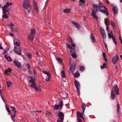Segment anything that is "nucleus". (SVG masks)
Listing matches in <instances>:
<instances>
[{"label": "nucleus", "instance_id": "412c9836", "mask_svg": "<svg viewBox=\"0 0 122 122\" xmlns=\"http://www.w3.org/2000/svg\"><path fill=\"white\" fill-rule=\"evenodd\" d=\"M5 57L7 61L11 62L12 60V59L9 56H7L6 55H5Z\"/></svg>", "mask_w": 122, "mask_h": 122}, {"label": "nucleus", "instance_id": "9d476101", "mask_svg": "<svg viewBox=\"0 0 122 122\" xmlns=\"http://www.w3.org/2000/svg\"><path fill=\"white\" fill-rule=\"evenodd\" d=\"M86 5V2L84 0H79L78 5L79 6H84Z\"/></svg>", "mask_w": 122, "mask_h": 122}, {"label": "nucleus", "instance_id": "20e7f679", "mask_svg": "<svg viewBox=\"0 0 122 122\" xmlns=\"http://www.w3.org/2000/svg\"><path fill=\"white\" fill-rule=\"evenodd\" d=\"M64 117V115L61 112H59L58 113V117L57 122H63Z\"/></svg>", "mask_w": 122, "mask_h": 122}, {"label": "nucleus", "instance_id": "774afa93", "mask_svg": "<svg viewBox=\"0 0 122 122\" xmlns=\"http://www.w3.org/2000/svg\"><path fill=\"white\" fill-rule=\"evenodd\" d=\"M119 38L120 40V41H121L122 40V37L121 36H119Z\"/></svg>", "mask_w": 122, "mask_h": 122}, {"label": "nucleus", "instance_id": "8fccbe9b", "mask_svg": "<svg viewBox=\"0 0 122 122\" xmlns=\"http://www.w3.org/2000/svg\"><path fill=\"white\" fill-rule=\"evenodd\" d=\"M27 54L29 58L30 59L31 58V56L30 53L27 52Z\"/></svg>", "mask_w": 122, "mask_h": 122}, {"label": "nucleus", "instance_id": "58836bf2", "mask_svg": "<svg viewBox=\"0 0 122 122\" xmlns=\"http://www.w3.org/2000/svg\"><path fill=\"white\" fill-rule=\"evenodd\" d=\"M8 2H7L5 5L4 6H2V7H4V8H9L8 7L9 6L8 5Z\"/></svg>", "mask_w": 122, "mask_h": 122}, {"label": "nucleus", "instance_id": "e2e57ef3", "mask_svg": "<svg viewBox=\"0 0 122 122\" xmlns=\"http://www.w3.org/2000/svg\"><path fill=\"white\" fill-rule=\"evenodd\" d=\"M100 32H101V34H103V33H105L104 30L101 31H100Z\"/></svg>", "mask_w": 122, "mask_h": 122}, {"label": "nucleus", "instance_id": "2f4dec72", "mask_svg": "<svg viewBox=\"0 0 122 122\" xmlns=\"http://www.w3.org/2000/svg\"><path fill=\"white\" fill-rule=\"evenodd\" d=\"M111 25L113 27V29L114 30L115 29V24L114 22L112 21H111Z\"/></svg>", "mask_w": 122, "mask_h": 122}, {"label": "nucleus", "instance_id": "a19ab883", "mask_svg": "<svg viewBox=\"0 0 122 122\" xmlns=\"http://www.w3.org/2000/svg\"><path fill=\"white\" fill-rule=\"evenodd\" d=\"M43 72L45 74H46L47 76L50 75V73L46 71H43Z\"/></svg>", "mask_w": 122, "mask_h": 122}, {"label": "nucleus", "instance_id": "cd10ccee", "mask_svg": "<svg viewBox=\"0 0 122 122\" xmlns=\"http://www.w3.org/2000/svg\"><path fill=\"white\" fill-rule=\"evenodd\" d=\"M61 76L63 78H64L66 76V75L64 71H63L61 72Z\"/></svg>", "mask_w": 122, "mask_h": 122}, {"label": "nucleus", "instance_id": "37998d69", "mask_svg": "<svg viewBox=\"0 0 122 122\" xmlns=\"http://www.w3.org/2000/svg\"><path fill=\"white\" fill-rule=\"evenodd\" d=\"M34 88L35 92H38L39 91V89L37 87L35 86Z\"/></svg>", "mask_w": 122, "mask_h": 122}, {"label": "nucleus", "instance_id": "3c124183", "mask_svg": "<svg viewBox=\"0 0 122 122\" xmlns=\"http://www.w3.org/2000/svg\"><path fill=\"white\" fill-rule=\"evenodd\" d=\"M6 109L7 111L9 112H10V110L9 109V108H8V107H6Z\"/></svg>", "mask_w": 122, "mask_h": 122}, {"label": "nucleus", "instance_id": "dca6fc26", "mask_svg": "<svg viewBox=\"0 0 122 122\" xmlns=\"http://www.w3.org/2000/svg\"><path fill=\"white\" fill-rule=\"evenodd\" d=\"M114 90L116 94H118V89L117 87V85H114L113 87Z\"/></svg>", "mask_w": 122, "mask_h": 122}, {"label": "nucleus", "instance_id": "a211bd4d", "mask_svg": "<svg viewBox=\"0 0 122 122\" xmlns=\"http://www.w3.org/2000/svg\"><path fill=\"white\" fill-rule=\"evenodd\" d=\"M116 95L115 94L114 92L112 90L111 92V98H112V100H113L115 97Z\"/></svg>", "mask_w": 122, "mask_h": 122}, {"label": "nucleus", "instance_id": "6e6552de", "mask_svg": "<svg viewBox=\"0 0 122 122\" xmlns=\"http://www.w3.org/2000/svg\"><path fill=\"white\" fill-rule=\"evenodd\" d=\"M108 35L109 38H112L113 41L116 45L117 42L114 35H112L110 33H109L108 34Z\"/></svg>", "mask_w": 122, "mask_h": 122}, {"label": "nucleus", "instance_id": "473e14b6", "mask_svg": "<svg viewBox=\"0 0 122 122\" xmlns=\"http://www.w3.org/2000/svg\"><path fill=\"white\" fill-rule=\"evenodd\" d=\"M54 109L55 110H57L58 109H59V110H60V107L58 106V105H56L54 107Z\"/></svg>", "mask_w": 122, "mask_h": 122}, {"label": "nucleus", "instance_id": "6e6d98bb", "mask_svg": "<svg viewBox=\"0 0 122 122\" xmlns=\"http://www.w3.org/2000/svg\"><path fill=\"white\" fill-rule=\"evenodd\" d=\"M78 122H82L81 119L80 118H77Z\"/></svg>", "mask_w": 122, "mask_h": 122}, {"label": "nucleus", "instance_id": "a878e982", "mask_svg": "<svg viewBox=\"0 0 122 122\" xmlns=\"http://www.w3.org/2000/svg\"><path fill=\"white\" fill-rule=\"evenodd\" d=\"M6 84L8 87H10L12 84V83L10 81H7Z\"/></svg>", "mask_w": 122, "mask_h": 122}, {"label": "nucleus", "instance_id": "f03ea898", "mask_svg": "<svg viewBox=\"0 0 122 122\" xmlns=\"http://www.w3.org/2000/svg\"><path fill=\"white\" fill-rule=\"evenodd\" d=\"M93 6L95 10H93L91 15L92 17L95 19L98 20L99 17L96 15V13L99 11V7H97V5H93Z\"/></svg>", "mask_w": 122, "mask_h": 122}, {"label": "nucleus", "instance_id": "7ed1b4c3", "mask_svg": "<svg viewBox=\"0 0 122 122\" xmlns=\"http://www.w3.org/2000/svg\"><path fill=\"white\" fill-rule=\"evenodd\" d=\"M99 9L101 12L106 14L107 15H109V14L108 12L107 9L105 6H100L99 7Z\"/></svg>", "mask_w": 122, "mask_h": 122}, {"label": "nucleus", "instance_id": "bf43d9fd", "mask_svg": "<svg viewBox=\"0 0 122 122\" xmlns=\"http://www.w3.org/2000/svg\"><path fill=\"white\" fill-rule=\"evenodd\" d=\"M104 60L105 61V62L106 63H107L108 62L107 61V59L106 58H104Z\"/></svg>", "mask_w": 122, "mask_h": 122}, {"label": "nucleus", "instance_id": "6ab92c4d", "mask_svg": "<svg viewBox=\"0 0 122 122\" xmlns=\"http://www.w3.org/2000/svg\"><path fill=\"white\" fill-rule=\"evenodd\" d=\"M112 10L115 14L117 13L118 11V9L117 6H114L113 7Z\"/></svg>", "mask_w": 122, "mask_h": 122}, {"label": "nucleus", "instance_id": "0eeeda50", "mask_svg": "<svg viewBox=\"0 0 122 122\" xmlns=\"http://www.w3.org/2000/svg\"><path fill=\"white\" fill-rule=\"evenodd\" d=\"M29 77L31 79L29 81L31 83V86L32 87L34 88L36 86V85L35 82V79L31 76H29Z\"/></svg>", "mask_w": 122, "mask_h": 122}, {"label": "nucleus", "instance_id": "39448f33", "mask_svg": "<svg viewBox=\"0 0 122 122\" xmlns=\"http://www.w3.org/2000/svg\"><path fill=\"white\" fill-rule=\"evenodd\" d=\"M33 4L34 10L36 13L38 14L39 10L38 7L36 2L34 0L33 1Z\"/></svg>", "mask_w": 122, "mask_h": 122}, {"label": "nucleus", "instance_id": "f8f14e48", "mask_svg": "<svg viewBox=\"0 0 122 122\" xmlns=\"http://www.w3.org/2000/svg\"><path fill=\"white\" fill-rule=\"evenodd\" d=\"M3 9V14H5L8 13L10 10L9 8H4V7H2Z\"/></svg>", "mask_w": 122, "mask_h": 122}, {"label": "nucleus", "instance_id": "de8ad7c7", "mask_svg": "<svg viewBox=\"0 0 122 122\" xmlns=\"http://www.w3.org/2000/svg\"><path fill=\"white\" fill-rule=\"evenodd\" d=\"M68 40L70 42H71L72 41V40L70 37H68Z\"/></svg>", "mask_w": 122, "mask_h": 122}, {"label": "nucleus", "instance_id": "4be33fe9", "mask_svg": "<svg viewBox=\"0 0 122 122\" xmlns=\"http://www.w3.org/2000/svg\"><path fill=\"white\" fill-rule=\"evenodd\" d=\"M86 107V105L83 103L82 106V112L83 114H84V111L85 110V108Z\"/></svg>", "mask_w": 122, "mask_h": 122}, {"label": "nucleus", "instance_id": "aec40b11", "mask_svg": "<svg viewBox=\"0 0 122 122\" xmlns=\"http://www.w3.org/2000/svg\"><path fill=\"white\" fill-rule=\"evenodd\" d=\"M90 38L91 41L92 42L94 43L96 41L92 33L91 34Z\"/></svg>", "mask_w": 122, "mask_h": 122}, {"label": "nucleus", "instance_id": "72a5a7b5", "mask_svg": "<svg viewBox=\"0 0 122 122\" xmlns=\"http://www.w3.org/2000/svg\"><path fill=\"white\" fill-rule=\"evenodd\" d=\"M107 63H104L103 64V66H100V67L102 69H103L105 67L106 65H107Z\"/></svg>", "mask_w": 122, "mask_h": 122}, {"label": "nucleus", "instance_id": "49530a36", "mask_svg": "<svg viewBox=\"0 0 122 122\" xmlns=\"http://www.w3.org/2000/svg\"><path fill=\"white\" fill-rule=\"evenodd\" d=\"M66 45L69 49H71V47L69 44L68 43H67L66 44Z\"/></svg>", "mask_w": 122, "mask_h": 122}, {"label": "nucleus", "instance_id": "c756f323", "mask_svg": "<svg viewBox=\"0 0 122 122\" xmlns=\"http://www.w3.org/2000/svg\"><path fill=\"white\" fill-rule=\"evenodd\" d=\"M71 10L69 9H66L63 10V12L66 13H68L70 12Z\"/></svg>", "mask_w": 122, "mask_h": 122}, {"label": "nucleus", "instance_id": "4c0bfd02", "mask_svg": "<svg viewBox=\"0 0 122 122\" xmlns=\"http://www.w3.org/2000/svg\"><path fill=\"white\" fill-rule=\"evenodd\" d=\"M10 107L11 108H12V111L14 113H16V111H15V108L14 107H12L11 106Z\"/></svg>", "mask_w": 122, "mask_h": 122}, {"label": "nucleus", "instance_id": "7c9ffc66", "mask_svg": "<svg viewBox=\"0 0 122 122\" xmlns=\"http://www.w3.org/2000/svg\"><path fill=\"white\" fill-rule=\"evenodd\" d=\"M76 65L75 64L73 63L71 64L70 68H71L73 69H75Z\"/></svg>", "mask_w": 122, "mask_h": 122}, {"label": "nucleus", "instance_id": "052dcab7", "mask_svg": "<svg viewBox=\"0 0 122 122\" xmlns=\"http://www.w3.org/2000/svg\"><path fill=\"white\" fill-rule=\"evenodd\" d=\"M102 56L104 58H105L106 57V55L105 54V53H104L102 54Z\"/></svg>", "mask_w": 122, "mask_h": 122}, {"label": "nucleus", "instance_id": "09e8293b", "mask_svg": "<svg viewBox=\"0 0 122 122\" xmlns=\"http://www.w3.org/2000/svg\"><path fill=\"white\" fill-rule=\"evenodd\" d=\"M31 33L33 34H35L36 33V31L34 29H32L31 30Z\"/></svg>", "mask_w": 122, "mask_h": 122}, {"label": "nucleus", "instance_id": "a18cd8bd", "mask_svg": "<svg viewBox=\"0 0 122 122\" xmlns=\"http://www.w3.org/2000/svg\"><path fill=\"white\" fill-rule=\"evenodd\" d=\"M5 14L2 16L4 18H8V16H7V15L5 14Z\"/></svg>", "mask_w": 122, "mask_h": 122}, {"label": "nucleus", "instance_id": "9b49d317", "mask_svg": "<svg viewBox=\"0 0 122 122\" xmlns=\"http://www.w3.org/2000/svg\"><path fill=\"white\" fill-rule=\"evenodd\" d=\"M75 52V49L71 50L70 51V53L71 54L72 57L74 58H75L76 57V55L74 53Z\"/></svg>", "mask_w": 122, "mask_h": 122}, {"label": "nucleus", "instance_id": "680f3d73", "mask_svg": "<svg viewBox=\"0 0 122 122\" xmlns=\"http://www.w3.org/2000/svg\"><path fill=\"white\" fill-rule=\"evenodd\" d=\"M14 25L12 23H10V25H9V26H13Z\"/></svg>", "mask_w": 122, "mask_h": 122}, {"label": "nucleus", "instance_id": "79ce46f5", "mask_svg": "<svg viewBox=\"0 0 122 122\" xmlns=\"http://www.w3.org/2000/svg\"><path fill=\"white\" fill-rule=\"evenodd\" d=\"M85 67L83 66H81L80 68V70L81 71H83L85 70Z\"/></svg>", "mask_w": 122, "mask_h": 122}, {"label": "nucleus", "instance_id": "338daca9", "mask_svg": "<svg viewBox=\"0 0 122 122\" xmlns=\"http://www.w3.org/2000/svg\"><path fill=\"white\" fill-rule=\"evenodd\" d=\"M28 73L30 74H31L32 73V72L30 70L28 71Z\"/></svg>", "mask_w": 122, "mask_h": 122}, {"label": "nucleus", "instance_id": "c85d7f7f", "mask_svg": "<svg viewBox=\"0 0 122 122\" xmlns=\"http://www.w3.org/2000/svg\"><path fill=\"white\" fill-rule=\"evenodd\" d=\"M75 70V69H73L71 68H70L69 72L70 74L71 75H72L73 74Z\"/></svg>", "mask_w": 122, "mask_h": 122}, {"label": "nucleus", "instance_id": "4468645a", "mask_svg": "<svg viewBox=\"0 0 122 122\" xmlns=\"http://www.w3.org/2000/svg\"><path fill=\"white\" fill-rule=\"evenodd\" d=\"M14 45L15 46H17L19 47L20 45V42L19 41H16V40H14Z\"/></svg>", "mask_w": 122, "mask_h": 122}, {"label": "nucleus", "instance_id": "ddd939ff", "mask_svg": "<svg viewBox=\"0 0 122 122\" xmlns=\"http://www.w3.org/2000/svg\"><path fill=\"white\" fill-rule=\"evenodd\" d=\"M14 63L15 65H16L19 68H21V64L17 60H15L14 62Z\"/></svg>", "mask_w": 122, "mask_h": 122}, {"label": "nucleus", "instance_id": "864d4df0", "mask_svg": "<svg viewBox=\"0 0 122 122\" xmlns=\"http://www.w3.org/2000/svg\"><path fill=\"white\" fill-rule=\"evenodd\" d=\"M100 31L104 30L103 28L102 27H100Z\"/></svg>", "mask_w": 122, "mask_h": 122}, {"label": "nucleus", "instance_id": "f3484780", "mask_svg": "<svg viewBox=\"0 0 122 122\" xmlns=\"http://www.w3.org/2000/svg\"><path fill=\"white\" fill-rule=\"evenodd\" d=\"M72 23L78 29H79L81 27V26L79 25L75 21H72Z\"/></svg>", "mask_w": 122, "mask_h": 122}, {"label": "nucleus", "instance_id": "b1692460", "mask_svg": "<svg viewBox=\"0 0 122 122\" xmlns=\"http://www.w3.org/2000/svg\"><path fill=\"white\" fill-rule=\"evenodd\" d=\"M80 75V74L78 71H76V73H75L74 74V77L77 78L79 77Z\"/></svg>", "mask_w": 122, "mask_h": 122}, {"label": "nucleus", "instance_id": "0e129e2a", "mask_svg": "<svg viewBox=\"0 0 122 122\" xmlns=\"http://www.w3.org/2000/svg\"><path fill=\"white\" fill-rule=\"evenodd\" d=\"M36 120L38 122H41V121H40L38 118H36Z\"/></svg>", "mask_w": 122, "mask_h": 122}, {"label": "nucleus", "instance_id": "2eb2a0df", "mask_svg": "<svg viewBox=\"0 0 122 122\" xmlns=\"http://www.w3.org/2000/svg\"><path fill=\"white\" fill-rule=\"evenodd\" d=\"M75 85L76 89L80 88V84L79 82L77 80L75 81Z\"/></svg>", "mask_w": 122, "mask_h": 122}, {"label": "nucleus", "instance_id": "1a4fd4ad", "mask_svg": "<svg viewBox=\"0 0 122 122\" xmlns=\"http://www.w3.org/2000/svg\"><path fill=\"white\" fill-rule=\"evenodd\" d=\"M118 59L119 58L118 56L117 55H116L112 58V62L114 64H116L117 62Z\"/></svg>", "mask_w": 122, "mask_h": 122}, {"label": "nucleus", "instance_id": "c9c22d12", "mask_svg": "<svg viewBox=\"0 0 122 122\" xmlns=\"http://www.w3.org/2000/svg\"><path fill=\"white\" fill-rule=\"evenodd\" d=\"M120 105L118 104H117V111L118 113L120 112Z\"/></svg>", "mask_w": 122, "mask_h": 122}, {"label": "nucleus", "instance_id": "bb28decb", "mask_svg": "<svg viewBox=\"0 0 122 122\" xmlns=\"http://www.w3.org/2000/svg\"><path fill=\"white\" fill-rule=\"evenodd\" d=\"M63 105V102L62 100H61V101L59 105H58V106H59V107L60 108V110H61V109Z\"/></svg>", "mask_w": 122, "mask_h": 122}, {"label": "nucleus", "instance_id": "c03bdc74", "mask_svg": "<svg viewBox=\"0 0 122 122\" xmlns=\"http://www.w3.org/2000/svg\"><path fill=\"white\" fill-rule=\"evenodd\" d=\"M102 37L104 39H105L106 37V35L105 32L101 34Z\"/></svg>", "mask_w": 122, "mask_h": 122}, {"label": "nucleus", "instance_id": "f704fd0d", "mask_svg": "<svg viewBox=\"0 0 122 122\" xmlns=\"http://www.w3.org/2000/svg\"><path fill=\"white\" fill-rule=\"evenodd\" d=\"M47 77H46V81H49L51 79V75H48L47 76Z\"/></svg>", "mask_w": 122, "mask_h": 122}, {"label": "nucleus", "instance_id": "ea45409f", "mask_svg": "<svg viewBox=\"0 0 122 122\" xmlns=\"http://www.w3.org/2000/svg\"><path fill=\"white\" fill-rule=\"evenodd\" d=\"M56 59L58 60L59 63H61L62 61V60L59 58H56Z\"/></svg>", "mask_w": 122, "mask_h": 122}, {"label": "nucleus", "instance_id": "393cba45", "mask_svg": "<svg viewBox=\"0 0 122 122\" xmlns=\"http://www.w3.org/2000/svg\"><path fill=\"white\" fill-rule=\"evenodd\" d=\"M11 71V69L10 68H8L7 69L5 70V73L7 74L8 72H10Z\"/></svg>", "mask_w": 122, "mask_h": 122}, {"label": "nucleus", "instance_id": "5701e85b", "mask_svg": "<svg viewBox=\"0 0 122 122\" xmlns=\"http://www.w3.org/2000/svg\"><path fill=\"white\" fill-rule=\"evenodd\" d=\"M82 113H80L79 112H77V114L78 117H82L83 116V114Z\"/></svg>", "mask_w": 122, "mask_h": 122}, {"label": "nucleus", "instance_id": "603ef678", "mask_svg": "<svg viewBox=\"0 0 122 122\" xmlns=\"http://www.w3.org/2000/svg\"><path fill=\"white\" fill-rule=\"evenodd\" d=\"M26 65L28 67V68L30 69V65L28 64H26Z\"/></svg>", "mask_w": 122, "mask_h": 122}, {"label": "nucleus", "instance_id": "13d9d810", "mask_svg": "<svg viewBox=\"0 0 122 122\" xmlns=\"http://www.w3.org/2000/svg\"><path fill=\"white\" fill-rule=\"evenodd\" d=\"M9 50V49L7 48L6 50L4 49V51L5 52H7Z\"/></svg>", "mask_w": 122, "mask_h": 122}, {"label": "nucleus", "instance_id": "423d86ee", "mask_svg": "<svg viewBox=\"0 0 122 122\" xmlns=\"http://www.w3.org/2000/svg\"><path fill=\"white\" fill-rule=\"evenodd\" d=\"M13 51H15L18 55H21V50L20 47H14Z\"/></svg>", "mask_w": 122, "mask_h": 122}, {"label": "nucleus", "instance_id": "e433bc0d", "mask_svg": "<svg viewBox=\"0 0 122 122\" xmlns=\"http://www.w3.org/2000/svg\"><path fill=\"white\" fill-rule=\"evenodd\" d=\"M28 37L29 39L31 40H33L34 38V37L33 36H32L31 35L29 36Z\"/></svg>", "mask_w": 122, "mask_h": 122}, {"label": "nucleus", "instance_id": "69168bd1", "mask_svg": "<svg viewBox=\"0 0 122 122\" xmlns=\"http://www.w3.org/2000/svg\"><path fill=\"white\" fill-rule=\"evenodd\" d=\"M104 22L105 25L107 26L108 25V24L107 23V21L106 20H105Z\"/></svg>", "mask_w": 122, "mask_h": 122}, {"label": "nucleus", "instance_id": "5fc2aeb1", "mask_svg": "<svg viewBox=\"0 0 122 122\" xmlns=\"http://www.w3.org/2000/svg\"><path fill=\"white\" fill-rule=\"evenodd\" d=\"M71 45L73 47H75V44L74 43H71Z\"/></svg>", "mask_w": 122, "mask_h": 122}, {"label": "nucleus", "instance_id": "f257e3e1", "mask_svg": "<svg viewBox=\"0 0 122 122\" xmlns=\"http://www.w3.org/2000/svg\"><path fill=\"white\" fill-rule=\"evenodd\" d=\"M23 5L26 13H29L31 9V6L29 1L28 0H25L23 2Z\"/></svg>", "mask_w": 122, "mask_h": 122}, {"label": "nucleus", "instance_id": "4d7b16f0", "mask_svg": "<svg viewBox=\"0 0 122 122\" xmlns=\"http://www.w3.org/2000/svg\"><path fill=\"white\" fill-rule=\"evenodd\" d=\"M10 29L11 30V31L12 32H14V30L12 27H11L10 28Z\"/></svg>", "mask_w": 122, "mask_h": 122}]
</instances>
